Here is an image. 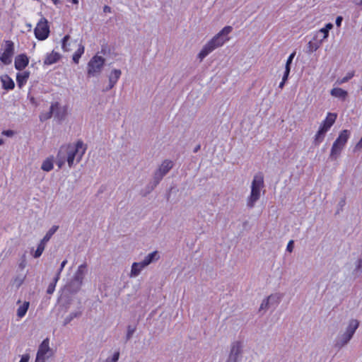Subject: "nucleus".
I'll list each match as a JSON object with an SVG mask.
<instances>
[{
  "label": "nucleus",
  "mask_w": 362,
  "mask_h": 362,
  "mask_svg": "<svg viewBox=\"0 0 362 362\" xmlns=\"http://www.w3.org/2000/svg\"><path fill=\"white\" fill-rule=\"evenodd\" d=\"M295 55H296V52H292L289 55V57H288V59L286 60V63L285 67H290L291 68V63L293 62V59Z\"/></svg>",
  "instance_id": "e433bc0d"
},
{
  "label": "nucleus",
  "mask_w": 362,
  "mask_h": 362,
  "mask_svg": "<svg viewBox=\"0 0 362 362\" xmlns=\"http://www.w3.org/2000/svg\"><path fill=\"white\" fill-rule=\"evenodd\" d=\"M122 74V71L119 69H113L111 71L109 75V85L106 88V90L112 89L115 84L117 83Z\"/></svg>",
  "instance_id": "6ab92c4d"
},
{
  "label": "nucleus",
  "mask_w": 362,
  "mask_h": 362,
  "mask_svg": "<svg viewBox=\"0 0 362 362\" xmlns=\"http://www.w3.org/2000/svg\"><path fill=\"white\" fill-rule=\"evenodd\" d=\"M30 76L29 71L18 72L16 75V81L18 86L21 88L26 83Z\"/></svg>",
  "instance_id": "a878e982"
},
{
  "label": "nucleus",
  "mask_w": 362,
  "mask_h": 362,
  "mask_svg": "<svg viewBox=\"0 0 362 362\" xmlns=\"http://www.w3.org/2000/svg\"><path fill=\"white\" fill-rule=\"evenodd\" d=\"M173 163L170 160H163L159 165L158 168L155 171L153 175V182L155 185L158 184L163 177L172 169Z\"/></svg>",
  "instance_id": "f8f14e48"
},
{
  "label": "nucleus",
  "mask_w": 362,
  "mask_h": 362,
  "mask_svg": "<svg viewBox=\"0 0 362 362\" xmlns=\"http://www.w3.org/2000/svg\"><path fill=\"white\" fill-rule=\"evenodd\" d=\"M342 20H343V18H342V17H341V16H338V17H337L335 23H336V25H337L338 27H340V26H341V22H342Z\"/></svg>",
  "instance_id": "c03bdc74"
},
{
  "label": "nucleus",
  "mask_w": 362,
  "mask_h": 362,
  "mask_svg": "<svg viewBox=\"0 0 362 362\" xmlns=\"http://www.w3.org/2000/svg\"><path fill=\"white\" fill-rule=\"evenodd\" d=\"M26 26L28 28V30H31V29H32V25H31V23H27V24H26Z\"/></svg>",
  "instance_id": "864d4df0"
},
{
  "label": "nucleus",
  "mask_w": 362,
  "mask_h": 362,
  "mask_svg": "<svg viewBox=\"0 0 362 362\" xmlns=\"http://www.w3.org/2000/svg\"><path fill=\"white\" fill-rule=\"evenodd\" d=\"M264 187V177L260 173L256 174L251 183L250 194L247 198V206L249 208L254 207L255 203L259 199L261 192Z\"/></svg>",
  "instance_id": "20e7f679"
},
{
  "label": "nucleus",
  "mask_w": 362,
  "mask_h": 362,
  "mask_svg": "<svg viewBox=\"0 0 362 362\" xmlns=\"http://www.w3.org/2000/svg\"><path fill=\"white\" fill-rule=\"evenodd\" d=\"M86 264H83L78 267V269L74 274L73 282L76 284L77 288H79L83 284V279L86 274Z\"/></svg>",
  "instance_id": "4468645a"
},
{
  "label": "nucleus",
  "mask_w": 362,
  "mask_h": 362,
  "mask_svg": "<svg viewBox=\"0 0 362 362\" xmlns=\"http://www.w3.org/2000/svg\"><path fill=\"white\" fill-rule=\"evenodd\" d=\"M2 134H4L6 136L11 137V136H13L14 132L12 130H6L2 132Z\"/></svg>",
  "instance_id": "a19ab883"
},
{
  "label": "nucleus",
  "mask_w": 362,
  "mask_h": 362,
  "mask_svg": "<svg viewBox=\"0 0 362 362\" xmlns=\"http://www.w3.org/2000/svg\"><path fill=\"white\" fill-rule=\"evenodd\" d=\"M55 5L58 4L59 0H51Z\"/></svg>",
  "instance_id": "5fc2aeb1"
},
{
  "label": "nucleus",
  "mask_w": 362,
  "mask_h": 362,
  "mask_svg": "<svg viewBox=\"0 0 362 362\" xmlns=\"http://www.w3.org/2000/svg\"><path fill=\"white\" fill-rule=\"evenodd\" d=\"M322 45L321 41L319 39H315L313 37V40H310L308 44V48L310 52H313L316 51Z\"/></svg>",
  "instance_id": "7c9ffc66"
},
{
  "label": "nucleus",
  "mask_w": 362,
  "mask_h": 362,
  "mask_svg": "<svg viewBox=\"0 0 362 362\" xmlns=\"http://www.w3.org/2000/svg\"><path fill=\"white\" fill-rule=\"evenodd\" d=\"M49 33L48 21L42 16L34 29L35 36L38 40H45L49 37Z\"/></svg>",
  "instance_id": "1a4fd4ad"
},
{
  "label": "nucleus",
  "mask_w": 362,
  "mask_h": 362,
  "mask_svg": "<svg viewBox=\"0 0 362 362\" xmlns=\"http://www.w3.org/2000/svg\"><path fill=\"white\" fill-rule=\"evenodd\" d=\"M358 320L356 319H352L349 321L345 332L341 337L340 341L341 343V346L345 345L349 341V340L352 338L354 334L355 333L356 330L358 329Z\"/></svg>",
  "instance_id": "ddd939ff"
},
{
  "label": "nucleus",
  "mask_w": 362,
  "mask_h": 362,
  "mask_svg": "<svg viewBox=\"0 0 362 362\" xmlns=\"http://www.w3.org/2000/svg\"><path fill=\"white\" fill-rule=\"evenodd\" d=\"M53 162L54 159L52 157L47 158L45 160H43L41 165V169L45 172L51 171L54 167Z\"/></svg>",
  "instance_id": "c756f323"
},
{
  "label": "nucleus",
  "mask_w": 362,
  "mask_h": 362,
  "mask_svg": "<svg viewBox=\"0 0 362 362\" xmlns=\"http://www.w3.org/2000/svg\"><path fill=\"white\" fill-rule=\"evenodd\" d=\"M14 54V43L11 40L5 41L0 51V61L5 65L12 62Z\"/></svg>",
  "instance_id": "6e6552de"
},
{
  "label": "nucleus",
  "mask_w": 362,
  "mask_h": 362,
  "mask_svg": "<svg viewBox=\"0 0 362 362\" xmlns=\"http://www.w3.org/2000/svg\"><path fill=\"white\" fill-rule=\"evenodd\" d=\"M66 114V107L65 106H61L58 103H54L50 106L49 112L42 114L40 116L41 121L46 120L50 118L53 115H55L58 119H62Z\"/></svg>",
  "instance_id": "9b49d317"
},
{
  "label": "nucleus",
  "mask_w": 362,
  "mask_h": 362,
  "mask_svg": "<svg viewBox=\"0 0 362 362\" xmlns=\"http://www.w3.org/2000/svg\"><path fill=\"white\" fill-rule=\"evenodd\" d=\"M344 147L337 145V144H334L332 146L330 151V158L332 160H336L340 156L341 151H343Z\"/></svg>",
  "instance_id": "cd10ccee"
},
{
  "label": "nucleus",
  "mask_w": 362,
  "mask_h": 362,
  "mask_svg": "<svg viewBox=\"0 0 362 362\" xmlns=\"http://www.w3.org/2000/svg\"><path fill=\"white\" fill-rule=\"evenodd\" d=\"M243 343L235 341L231 344L229 356L238 360L243 353Z\"/></svg>",
  "instance_id": "2eb2a0df"
},
{
  "label": "nucleus",
  "mask_w": 362,
  "mask_h": 362,
  "mask_svg": "<svg viewBox=\"0 0 362 362\" xmlns=\"http://www.w3.org/2000/svg\"><path fill=\"white\" fill-rule=\"evenodd\" d=\"M105 59L102 56L95 54L87 64V74L89 76H98L102 71Z\"/></svg>",
  "instance_id": "423d86ee"
},
{
  "label": "nucleus",
  "mask_w": 362,
  "mask_h": 362,
  "mask_svg": "<svg viewBox=\"0 0 362 362\" xmlns=\"http://www.w3.org/2000/svg\"><path fill=\"white\" fill-rule=\"evenodd\" d=\"M330 94L332 97L339 98L341 100H345L348 96V92L339 87L331 89Z\"/></svg>",
  "instance_id": "393cba45"
},
{
  "label": "nucleus",
  "mask_w": 362,
  "mask_h": 362,
  "mask_svg": "<svg viewBox=\"0 0 362 362\" xmlns=\"http://www.w3.org/2000/svg\"><path fill=\"white\" fill-rule=\"evenodd\" d=\"M58 229V226H53L46 233L44 238L41 240V242L46 245V243L50 240L52 236L56 233Z\"/></svg>",
  "instance_id": "2f4dec72"
},
{
  "label": "nucleus",
  "mask_w": 362,
  "mask_h": 362,
  "mask_svg": "<svg viewBox=\"0 0 362 362\" xmlns=\"http://www.w3.org/2000/svg\"><path fill=\"white\" fill-rule=\"evenodd\" d=\"M119 352L115 351L111 356L107 358L105 360L100 361V362H117L119 360Z\"/></svg>",
  "instance_id": "c9c22d12"
},
{
  "label": "nucleus",
  "mask_w": 362,
  "mask_h": 362,
  "mask_svg": "<svg viewBox=\"0 0 362 362\" xmlns=\"http://www.w3.org/2000/svg\"><path fill=\"white\" fill-rule=\"evenodd\" d=\"M233 28L231 26L224 27L220 32L207 42L202 48L197 55V58L202 62L206 56L218 47L224 45L229 40L228 35L231 33Z\"/></svg>",
  "instance_id": "7ed1b4c3"
},
{
  "label": "nucleus",
  "mask_w": 362,
  "mask_h": 362,
  "mask_svg": "<svg viewBox=\"0 0 362 362\" xmlns=\"http://www.w3.org/2000/svg\"><path fill=\"white\" fill-rule=\"evenodd\" d=\"M84 52L85 47L83 45L81 42L78 43V48L72 56V60L75 64H78L79 59L81 57V56L84 54Z\"/></svg>",
  "instance_id": "bb28decb"
},
{
  "label": "nucleus",
  "mask_w": 362,
  "mask_h": 362,
  "mask_svg": "<svg viewBox=\"0 0 362 362\" xmlns=\"http://www.w3.org/2000/svg\"><path fill=\"white\" fill-rule=\"evenodd\" d=\"M23 278H17L14 279L13 284L16 285L17 287L20 286L22 283L23 282Z\"/></svg>",
  "instance_id": "ea45409f"
},
{
  "label": "nucleus",
  "mask_w": 362,
  "mask_h": 362,
  "mask_svg": "<svg viewBox=\"0 0 362 362\" xmlns=\"http://www.w3.org/2000/svg\"><path fill=\"white\" fill-rule=\"evenodd\" d=\"M103 11L105 13H110L111 12V8L108 6H105L103 7Z\"/></svg>",
  "instance_id": "09e8293b"
},
{
  "label": "nucleus",
  "mask_w": 362,
  "mask_h": 362,
  "mask_svg": "<svg viewBox=\"0 0 362 362\" xmlns=\"http://www.w3.org/2000/svg\"><path fill=\"white\" fill-rule=\"evenodd\" d=\"M0 81L1 82L3 88L5 90H13L15 87L14 81L7 74H4V75L1 76Z\"/></svg>",
  "instance_id": "5701e85b"
},
{
  "label": "nucleus",
  "mask_w": 362,
  "mask_h": 362,
  "mask_svg": "<svg viewBox=\"0 0 362 362\" xmlns=\"http://www.w3.org/2000/svg\"><path fill=\"white\" fill-rule=\"evenodd\" d=\"M130 334H131V332H129V333H128L129 337L130 336Z\"/></svg>",
  "instance_id": "bf43d9fd"
},
{
  "label": "nucleus",
  "mask_w": 362,
  "mask_h": 362,
  "mask_svg": "<svg viewBox=\"0 0 362 362\" xmlns=\"http://www.w3.org/2000/svg\"><path fill=\"white\" fill-rule=\"evenodd\" d=\"M281 295L280 293H272L264 298L259 305V311L264 313L272 307L277 306L281 300Z\"/></svg>",
  "instance_id": "9d476101"
},
{
  "label": "nucleus",
  "mask_w": 362,
  "mask_h": 362,
  "mask_svg": "<svg viewBox=\"0 0 362 362\" xmlns=\"http://www.w3.org/2000/svg\"><path fill=\"white\" fill-rule=\"evenodd\" d=\"M290 71H291V68L290 67H285V70H284V74H283V76H282V80L283 81H286L288 80Z\"/></svg>",
  "instance_id": "4c0bfd02"
},
{
  "label": "nucleus",
  "mask_w": 362,
  "mask_h": 362,
  "mask_svg": "<svg viewBox=\"0 0 362 362\" xmlns=\"http://www.w3.org/2000/svg\"><path fill=\"white\" fill-rule=\"evenodd\" d=\"M61 58V54L55 51L47 53L44 59L45 65H52L57 63Z\"/></svg>",
  "instance_id": "4be33fe9"
},
{
  "label": "nucleus",
  "mask_w": 362,
  "mask_h": 362,
  "mask_svg": "<svg viewBox=\"0 0 362 362\" xmlns=\"http://www.w3.org/2000/svg\"><path fill=\"white\" fill-rule=\"evenodd\" d=\"M54 354V351L49 345V339L46 338L38 346L35 362H46L49 358H52Z\"/></svg>",
  "instance_id": "0eeeda50"
},
{
  "label": "nucleus",
  "mask_w": 362,
  "mask_h": 362,
  "mask_svg": "<svg viewBox=\"0 0 362 362\" xmlns=\"http://www.w3.org/2000/svg\"><path fill=\"white\" fill-rule=\"evenodd\" d=\"M337 115L336 113L328 112L324 120L320 124L318 130L314 136L313 143L315 146L320 145L324 140L327 132L334 124Z\"/></svg>",
  "instance_id": "39448f33"
},
{
  "label": "nucleus",
  "mask_w": 362,
  "mask_h": 362,
  "mask_svg": "<svg viewBox=\"0 0 362 362\" xmlns=\"http://www.w3.org/2000/svg\"><path fill=\"white\" fill-rule=\"evenodd\" d=\"M28 57L25 54H21L16 57L14 66L17 70L21 71L28 66Z\"/></svg>",
  "instance_id": "a211bd4d"
},
{
  "label": "nucleus",
  "mask_w": 362,
  "mask_h": 362,
  "mask_svg": "<svg viewBox=\"0 0 362 362\" xmlns=\"http://www.w3.org/2000/svg\"><path fill=\"white\" fill-rule=\"evenodd\" d=\"M354 75V72H349L344 77L338 79L336 83L339 85L343 84L349 81Z\"/></svg>",
  "instance_id": "f704fd0d"
},
{
  "label": "nucleus",
  "mask_w": 362,
  "mask_h": 362,
  "mask_svg": "<svg viewBox=\"0 0 362 362\" xmlns=\"http://www.w3.org/2000/svg\"><path fill=\"white\" fill-rule=\"evenodd\" d=\"M145 266L141 262H134L131 266V269L129 274V277L131 279L136 278L139 276L141 272L145 269Z\"/></svg>",
  "instance_id": "f3484780"
},
{
  "label": "nucleus",
  "mask_w": 362,
  "mask_h": 362,
  "mask_svg": "<svg viewBox=\"0 0 362 362\" xmlns=\"http://www.w3.org/2000/svg\"><path fill=\"white\" fill-rule=\"evenodd\" d=\"M45 245H46L45 244H44L43 243H42L40 241V243L37 245L36 250L33 253V257L35 258H38L42 255V252L45 250Z\"/></svg>",
  "instance_id": "72a5a7b5"
},
{
  "label": "nucleus",
  "mask_w": 362,
  "mask_h": 362,
  "mask_svg": "<svg viewBox=\"0 0 362 362\" xmlns=\"http://www.w3.org/2000/svg\"><path fill=\"white\" fill-rule=\"evenodd\" d=\"M26 266L25 260L23 259L18 265L19 268L23 269Z\"/></svg>",
  "instance_id": "de8ad7c7"
},
{
  "label": "nucleus",
  "mask_w": 362,
  "mask_h": 362,
  "mask_svg": "<svg viewBox=\"0 0 362 362\" xmlns=\"http://www.w3.org/2000/svg\"><path fill=\"white\" fill-rule=\"evenodd\" d=\"M351 133L349 130L344 129L342 130L337 139L334 141V144H337L339 146L345 147L346 144L347 143L349 137H350Z\"/></svg>",
  "instance_id": "412c9836"
},
{
  "label": "nucleus",
  "mask_w": 362,
  "mask_h": 362,
  "mask_svg": "<svg viewBox=\"0 0 362 362\" xmlns=\"http://www.w3.org/2000/svg\"><path fill=\"white\" fill-rule=\"evenodd\" d=\"M286 82V81L281 80V83L279 85V88L280 89H282L284 87V85H285Z\"/></svg>",
  "instance_id": "3c124183"
},
{
  "label": "nucleus",
  "mask_w": 362,
  "mask_h": 362,
  "mask_svg": "<svg viewBox=\"0 0 362 362\" xmlns=\"http://www.w3.org/2000/svg\"><path fill=\"white\" fill-rule=\"evenodd\" d=\"M17 304L19 305L16 311V315L18 318L21 319L26 315L30 306V303L28 301H23L22 303L21 300H18Z\"/></svg>",
  "instance_id": "b1692460"
},
{
  "label": "nucleus",
  "mask_w": 362,
  "mask_h": 362,
  "mask_svg": "<svg viewBox=\"0 0 362 362\" xmlns=\"http://www.w3.org/2000/svg\"><path fill=\"white\" fill-rule=\"evenodd\" d=\"M67 264V260L66 259H64V261H62V262L61 263V265H60V268L58 271L59 273L61 274V272H62V270L64 269V267L66 266V264Z\"/></svg>",
  "instance_id": "37998d69"
},
{
  "label": "nucleus",
  "mask_w": 362,
  "mask_h": 362,
  "mask_svg": "<svg viewBox=\"0 0 362 362\" xmlns=\"http://www.w3.org/2000/svg\"><path fill=\"white\" fill-rule=\"evenodd\" d=\"M30 101H31L32 103H33V102H34V98H33V97L30 98Z\"/></svg>",
  "instance_id": "13d9d810"
},
{
  "label": "nucleus",
  "mask_w": 362,
  "mask_h": 362,
  "mask_svg": "<svg viewBox=\"0 0 362 362\" xmlns=\"http://www.w3.org/2000/svg\"><path fill=\"white\" fill-rule=\"evenodd\" d=\"M55 286V284H51L47 288V293H52L54 291Z\"/></svg>",
  "instance_id": "79ce46f5"
},
{
  "label": "nucleus",
  "mask_w": 362,
  "mask_h": 362,
  "mask_svg": "<svg viewBox=\"0 0 362 362\" xmlns=\"http://www.w3.org/2000/svg\"><path fill=\"white\" fill-rule=\"evenodd\" d=\"M293 247V240H290L287 244L286 250L289 252H292Z\"/></svg>",
  "instance_id": "58836bf2"
},
{
  "label": "nucleus",
  "mask_w": 362,
  "mask_h": 362,
  "mask_svg": "<svg viewBox=\"0 0 362 362\" xmlns=\"http://www.w3.org/2000/svg\"><path fill=\"white\" fill-rule=\"evenodd\" d=\"M237 361H238V360L228 356V358L226 362H237Z\"/></svg>",
  "instance_id": "8fccbe9b"
},
{
  "label": "nucleus",
  "mask_w": 362,
  "mask_h": 362,
  "mask_svg": "<svg viewBox=\"0 0 362 362\" xmlns=\"http://www.w3.org/2000/svg\"><path fill=\"white\" fill-rule=\"evenodd\" d=\"M81 315L80 312H72L69 314L64 320V325H66L70 323L74 318L78 317Z\"/></svg>",
  "instance_id": "473e14b6"
},
{
  "label": "nucleus",
  "mask_w": 362,
  "mask_h": 362,
  "mask_svg": "<svg viewBox=\"0 0 362 362\" xmlns=\"http://www.w3.org/2000/svg\"><path fill=\"white\" fill-rule=\"evenodd\" d=\"M86 147L81 141L60 148L56 158L57 166L61 168L67 163L69 168L78 164L82 159Z\"/></svg>",
  "instance_id": "f257e3e1"
},
{
  "label": "nucleus",
  "mask_w": 362,
  "mask_h": 362,
  "mask_svg": "<svg viewBox=\"0 0 362 362\" xmlns=\"http://www.w3.org/2000/svg\"><path fill=\"white\" fill-rule=\"evenodd\" d=\"M59 276H60V273L57 272L56 277L54 278V282L53 284H57V282L59 279Z\"/></svg>",
  "instance_id": "603ef678"
},
{
  "label": "nucleus",
  "mask_w": 362,
  "mask_h": 362,
  "mask_svg": "<svg viewBox=\"0 0 362 362\" xmlns=\"http://www.w3.org/2000/svg\"><path fill=\"white\" fill-rule=\"evenodd\" d=\"M332 28L333 25L331 23H327L324 28H322L314 33V38L319 39L322 43V42L328 37L329 31Z\"/></svg>",
  "instance_id": "dca6fc26"
},
{
  "label": "nucleus",
  "mask_w": 362,
  "mask_h": 362,
  "mask_svg": "<svg viewBox=\"0 0 362 362\" xmlns=\"http://www.w3.org/2000/svg\"><path fill=\"white\" fill-rule=\"evenodd\" d=\"M233 28L231 26L224 27L220 32L207 42L202 48L197 55V58L202 62L206 56L218 47L224 45L229 40L228 35L231 33Z\"/></svg>",
  "instance_id": "f03ea898"
},
{
  "label": "nucleus",
  "mask_w": 362,
  "mask_h": 362,
  "mask_svg": "<svg viewBox=\"0 0 362 362\" xmlns=\"http://www.w3.org/2000/svg\"><path fill=\"white\" fill-rule=\"evenodd\" d=\"M160 256L158 251L155 250L152 252L148 253L146 255L144 259L141 261L145 267H148L149 264L157 262L159 260Z\"/></svg>",
  "instance_id": "aec40b11"
},
{
  "label": "nucleus",
  "mask_w": 362,
  "mask_h": 362,
  "mask_svg": "<svg viewBox=\"0 0 362 362\" xmlns=\"http://www.w3.org/2000/svg\"><path fill=\"white\" fill-rule=\"evenodd\" d=\"M71 44L70 36L69 35H65L62 40V49L64 52H71L72 50Z\"/></svg>",
  "instance_id": "c85d7f7f"
},
{
  "label": "nucleus",
  "mask_w": 362,
  "mask_h": 362,
  "mask_svg": "<svg viewBox=\"0 0 362 362\" xmlns=\"http://www.w3.org/2000/svg\"><path fill=\"white\" fill-rule=\"evenodd\" d=\"M357 5L361 6L362 5V0H360L359 2L356 3Z\"/></svg>",
  "instance_id": "6e6d98bb"
},
{
  "label": "nucleus",
  "mask_w": 362,
  "mask_h": 362,
  "mask_svg": "<svg viewBox=\"0 0 362 362\" xmlns=\"http://www.w3.org/2000/svg\"><path fill=\"white\" fill-rule=\"evenodd\" d=\"M356 269L358 270H361L362 271V258L360 259L358 261V263H357V265H356Z\"/></svg>",
  "instance_id": "49530a36"
},
{
  "label": "nucleus",
  "mask_w": 362,
  "mask_h": 362,
  "mask_svg": "<svg viewBox=\"0 0 362 362\" xmlns=\"http://www.w3.org/2000/svg\"><path fill=\"white\" fill-rule=\"evenodd\" d=\"M4 144V140L0 139V146H1Z\"/></svg>",
  "instance_id": "4d7b16f0"
},
{
  "label": "nucleus",
  "mask_w": 362,
  "mask_h": 362,
  "mask_svg": "<svg viewBox=\"0 0 362 362\" xmlns=\"http://www.w3.org/2000/svg\"><path fill=\"white\" fill-rule=\"evenodd\" d=\"M28 361H29V356L23 355V356H22L19 362H28Z\"/></svg>",
  "instance_id": "a18cd8bd"
}]
</instances>
